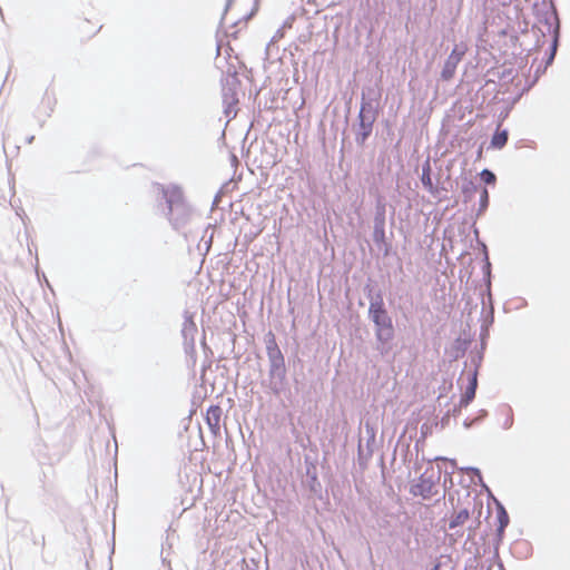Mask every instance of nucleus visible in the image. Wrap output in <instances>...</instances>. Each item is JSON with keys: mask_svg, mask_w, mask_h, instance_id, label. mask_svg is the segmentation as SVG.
<instances>
[{"mask_svg": "<svg viewBox=\"0 0 570 570\" xmlns=\"http://www.w3.org/2000/svg\"><path fill=\"white\" fill-rule=\"evenodd\" d=\"M368 314L375 324V336L377 341L385 345L394 336L392 320L383 306L382 301L372 302L368 307Z\"/></svg>", "mask_w": 570, "mask_h": 570, "instance_id": "obj_1", "label": "nucleus"}, {"mask_svg": "<svg viewBox=\"0 0 570 570\" xmlns=\"http://www.w3.org/2000/svg\"><path fill=\"white\" fill-rule=\"evenodd\" d=\"M411 493L423 499H431L438 493V484L432 475L424 472L419 480L411 487Z\"/></svg>", "mask_w": 570, "mask_h": 570, "instance_id": "obj_2", "label": "nucleus"}, {"mask_svg": "<svg viewBox=\"0 0 570 570\" xmlns=\"http://www.w3.org/2000/svg\"><path fill=\"white\" fill-rule=\"evenodd\" d=\"M76 28L81 39H90L100 30L101 24L96 17L94 19L83 18L77 22Z\"/></svg>", "mask_w": 570, "mask_h": 570, "instance_id": "obj_3", "label": "nucleus"}, {"mask_svg": "<svg viewBox=\"0 0 570 570\" xmlns=\"http://www.w3.org/2000/svg\"><path fill=\"white\" fill-rule=\"evenodd\" d=\"M222 407L219 405H210L206 412V423L213 434L220 432Z\"/></svg>", "mask_w": 570, "mask_h": 570, "instance_id": "obj_4", "label": "nucleus"}, {"mask_svg": "<svg viewBox=\"0 0 570 570\" xmlns=\"http://www.w3.org/2000/svg\"><path fill=\"white\" fill-rule=\"evenodd\" d=\"M468 384L464 389V393L460 401V404L466 406L475 396V391L478 386V375L476 372H470L466 375Z\"/></svg>", "mask_w": 570, "mask_h": 570, "instance_id": "obj_5", "label": "nucleus"}, {"mask_svg": "<svg viewBox=\"0 0 570 570\" xmlns=\"http://www.w3.org/2000/svg\"><path fill=\"white\" fill-rule=\"evenodd\" d=\"M267 355L274 365H281L284 362L281 350L278 348L274 337L267 343Z\"/></svg>", "mask_w": 570, "mask_h": 570, "instance_id": "obj_6", "label": "nucleus"}, {"mask_svg": "<svg viewBox=\"0 0 570 570\" xmlns=\"http://www.w3.org/2000/svg\"><path fill=\"white\" fill-rule=\"evenodd\" d=\"M421 181H422L423 186L430 193H434L435 191V188H434V185H433V181H432V177H431V165H430L429 160H426L425 164L423 165Z\"/></svg>", "mask_w": 570, "mask_h": 570, "instance_id": "obj_7", "label": "nucleus"}, {"mask_svg": "<svg viewBox=\"0 0 570 570\" xmlns=\"http://www.w3.org/2000/svg\"><path fill=\"white\" fill-rule=\"evenodd\" d=\"M469 511L466 509L460 510L456 512L452 519L450 520L449 527L450 529H454L459 525L464 524L469 519Z\"/></svg>", "mask_w": 570, "mask_h": 570, "instance_id": "obj_8", "label": "nucleus"}, {"mask_svg": "<svg viewBox=\"0 0 570 570\" xmlns=\"http://www.w3.org/2000/svg\"><path fill=\"white\" fill-rule=\"evenodd\" d=\"M456 67H458L456 63L446 59V61L444 62L443 69L441 71L442 79L445 81L451 80L455 75Z\"/></svg>", "mask_w": 570, "mask_h": 570, "instance_id": "obj_9", "label": "nucleus"}, {"mask_svg": "<svg viewBox=\"0 0 570 570\" xmlns=\"http://www.w3.org/2000/svg\"><path fill=\"white\" fill-rule=\"evenodd\" d=\"M508 141V132L505 130L497 131L491 140V145L494 148L501 149Z\"/></svg>", "mask_w": 570, "mask_h": 570, "instance_id": "obj_10", "label": "nucleus"}, {"mask_svg": "<svg viewBox=\"0 0 570 570\" xmlns=\"http://www.w3.org/2000/svg\"><path fill=\"white\" fill-rule=\"evenodd\" d=\"M466 48L464 46H455L453 50L451 51L450 56L448 57L449 60L453 61L454 63L459 65V62L462 60L463 56L465 55Z\"/></svg>", "mask_w": 570, "mask_h": 570, "instance_id": "obj_11", "label": "nucleus"}, {"mask_svg": "<svg viewBox=\"0 0 570 570\" xmlns=\"http://www.w3.org/2000/svg\"><path fill=\"white\" fill-rule=\"evenodd\" d=\"M498 521H499V528L498 532L501 534L505 527L509 524V515L507 511L501 507L498 512Z\"/></svg>", "mask_w": 570, "mask_h": 570, "instance_id": "obj_12", "label": "nucleus"}, {"mask_svg": "<svg viewBox=\"0 0 570 570\" xmlns=\"http://www.w3.org/2000/svg\"><path fill=\"white\" fill-rule=\"evenodd\" d=\"M480 176H481V179H482L485 184H488V185H492V184H494V183H495V180H497L495 175H494L492 171L488 170V169H483V170L481 171Z\"/></svg>", "mask_w": 570, "mask_h": 570, "instance_id": "obj_13", "label": "nucleus"}, {"mask_svg": "<svg viewBox=\"0 0 570 570\" xmlns=\"http://www.w3.org/2000/svg\"><path fill=\"white\" fill-rule=\"evenodd\" d=\"M384 236H385V233H384V227H383V223H382L380 227H375L374 240L375 242L383 240Z\"/></svg>", "mask_w": 570, "mask_h": 570, "instance_id": "obj_14", "label": "nucleus"}, {"mask_svg": "<svg viewBox=\"0 0 570 570\" xmlns=\"http://www.w3.org/2000/svg\"><path fill=\"white\" fill-rule=\"evenodd\" d=\"M489 199V194H488V190L484 188L482 190V202L487 203Z\"/></svg>", "mask_w": 570, "mask_h": 570, "instance_id": "obj_15", "label": "nucleus"}, {"mask_svg": "<svg viewBox=\"0 0 570 570\" xmlns=\"http://www.w3.org/2000/svg\"><path fill=\"white\" fill-rule=\"evenodd\" d=\"M173 212V207H171V204L169 203V206H168V214H171Z\"/></svg>", "mask_w": 570, "mask_h": 570, "instance_id": "obj_16", "label": "nucleus"}]
</instances>
